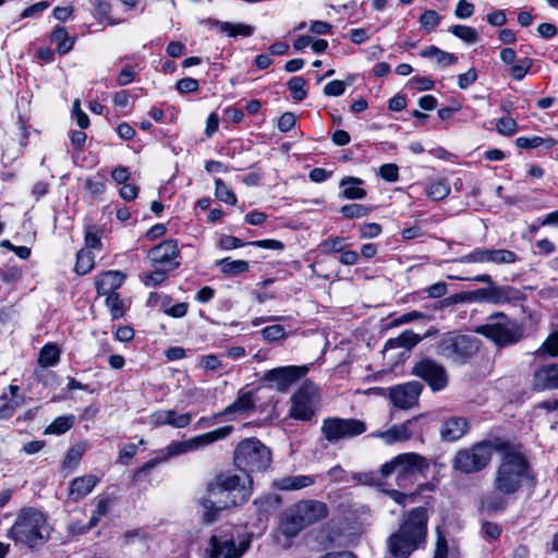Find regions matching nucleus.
Listing matches in <instances>:
<instances>
[{"label": "nucleus", "mask_w": 558, "mask_h": 558, "mask_svg": "<svg viewBox=\"0 0 558 558\" xmlns=\"http://www.w3.org/2000/svg\"><path fill=\"white\" fill-rule=\"evenodd\" d=\"M448 556V542L446 536L437 530V541L434 550V558H447Z\"/></svg>", "instance_id": "nucleus-56"}, {"label": "nucleus", "mask_w": 558, "mask_h": 558, "mask_svg": "<svg viewBox=\"0 0 558 558\" xmlns=\"http://www.w3.org/2000/svg\"><path fill=\"white\" fill-rule=\"evenodd\" d=\"M477 350L476 338L454 331L442 333L436 343V352L439 356L459 365L466 363Z\"/></svg>", "instance_id": "nucleus-9"}, {"label": "nucleus", "mask_w": 558, "mask_h": 558, "mask_svg": "<svg viewBox=\"0 0 558 558\" xmlns=\"http://www.w3.org/2000/svg\"><path fill=\"white\" fill-rule=\"evenodd\" d=\"M248 542L236 543L231 529L217 530L208 539L204 550L205 558H241L248 547Z\"/></svg>", "instance_id": "nucleus-13"}, {"label": "nucleus", "mask_w": 558, "mask_h": 558, "mask_svg": "<svg viewBox=\"0 0 558 558\" xmlns=\"http://www.w3.org/2000/svg\"><path fill=\"white\" fill-rule=\"evenodd\" d=\"M124 281V275L117 270L105 272L99 279L96 280V289L99 295L116 293Z\"/></svg>", "instance_id": "nucleus-27"}, {"label": "nucleus", "mask_w": 558, "mask_h": 558, "mask_svg": "<svg viewBox=\"0 0 558 558\" xmlns=\"http://www.w3.org/2000/svg\"><path fill=\"white\" fill-rule=\"evenodd\" d=\"M496 452L499 459L492 477L493 490L480 499V508L487 514L506 511L510 499L524 487L531 496L537 485L536 474L521 444L497 440Z\"/></svg>", "instance_id": "nucleus-1"}, {"label": "nucleus", "mask_w": 558, "mask_h": 558, "mask_svg": "<svg viewBox=\"0 0 558 558\" xmlns=\"http://www.w3.org/2000/svg\"><path fill=\"white\" fill-rule=\"evenodd\" d=\"M252 481L248 474L242 476L232 472H222L208 484L207 496L201 501L206 510L204 520L211 523L218 511L245 502L251 496Z\"/></svg>", "instance_id": "nucleus-2"}, {"label": "nucleus", "mask_w": 558, "mask_h": 558, "mask_svg": "<svg viewBox=\"0 0 558 558\" xmlns=\"http://www.w3.org/2000/svg\"><path fill=\"white\" fill-rule=\"evenodd\" d=\"M98 481V477L95 475H84L74 478L69 487V498L72 501L83 499L94 489Z\"/></svg>", "instance_id": "nucleus-23"}, {"label": "nucleus", "mask_w": 558, "mask_h": 558, "mask_svg": "<svg viewBox=\"0 0 558 558\" xmlns=\"http://www.w3.org/2000/svg\"><path fill=\"white\" fill-rule=\"evenodd\" d=\"M379 175L389 182L398 180V167L395 163H385L379 168Z\"/></svg>", "instance_id": "nucleus-64"}, {"label": "nucleus", "mask_w": 558, "mask_h": 558, "mask_svg": "<svg viewBox=\"0 0 558 558\" xmlns=\"http://www.w3.org/2000/svg\"><path fill=\"white\" fill-rule=\"evenodd\" d=\"M423 385L416 380L397 385L389 389V397L395 407L399 409H410L413 407L421 395Z\"/></svg>", "instance_id": "nucleus-18"}, {"label": "nucleus", "mask_w": 558, "mask_h": 558, "mask_svg": "<svg viewBox=\"0 0 558 558\" xmlns=\"http://www.w3.org/2000/svg\"><path fill=\"white\" fill-rule=\"evenodd\" d=\"M522 296V293L511 286H496L495 283L489 286L488 303H510L521 300Z\"/></svg>", "instance_id": "nucleus-24"}, {"label": "nucleus", "mask_w": 558, "mask_h": 558, "mask_svg": "<svg viewBox=\"0 0 558 558\" xmlns=\"http://www.w3.org/2000/svg\"><path fill=\"white\" fill-rule=\"evenodd\" d=\"M199 84L198 81L192 77H184L178 81L177 83V89L178 92L184 94V93H194L198 90Z\"/></svg>", "instance_id": "nucleus-60"}, {"label": "nucleus", "mask_w": 558, "mask_h": 558, "mask_svg": "<svg viewBox=\"0 0 558 558\" xmlns=\"http://www.w3.org/2000/svg\"><path fill=\"white\" fill-rule=\"evenodd\" d=\"M156 269L147 274L143 281L147 287H156L167 278V270L163 267H155Z\"/></svg>", "instance_id": "nucleus-53"}, {"label": "nucleus", "mask_w": 558, "mask_h": 558, "mask_svg": "<svg viewBox=\"0 0 558 558\" xmlns=\"http://www.w3.org/2000/svg\"><path fill=\"white\" fill-rule=\"evenodd\" d=\"M344 246V238L341 236L327 239L320 243L324 253H339L343 251Z\"/></svg>", "instance_id": "nucleus-52"}, {"label": "nucleus", "mask_w": 558, "mask_h": 558, "mask_svg": "<svg viewBox=\"0 0 558 558\" xmlns=\"http://www.w3.org/2000/svg\"><path fill=\"white\" fill-rule=\"evenodd\" d=\"M535 354L542 356L547 354L549 356L558 355V330L551 332L543 344L536 350Z\"/></svg>", "instance_id": "nucleus-40"}, {"label": "nucleus", "mask_w": 558, "mask_h": 558, "mask_svg": "<svg viewBox=\"0 0 558 558\" xmlns=\"http://www.w3.org/2000/svg\"><path fill=\"white\" fill-rule=\"evenodd\" d=\"M84 187L93 198H97L104 194L106 190V184L104 181L87 179L85 181Z\"/></svg>", "instance_id": "nucleus-55"}, {"label": "nucleus", "mask_w": 558, "mask_h": 558, "mask_svg": "<svg viewBox=\"0 0 558 558\" xmlns=\"http://www.w3.org/2000/svg\"><path fill=\"white\" fill-rule=\"evenodd\" d=\"M178 255V242L171 239L161 242L148 252V257L151 260L153 266L166 267L169 265L167 270H172L179 267L180 264L174 262Z\"/></svg>", "instance_id": "nucleus-19"}, {"label": "nucleus", "mask_w": 558, "mask_h": 558, "mask_svg": "<svg viewBox=\"0 0 558 558\" xmlns=\"http://www.w3.org/2000/svg\"><path fill=\"white\" fill-rule=\"evenodd\" d=\"M323 436L331 444L345 438H354L366 432L364 421L357 418L327 417L320 427Z\"/></svg>", "instance_id": "nucleus-14"}, {"label": "nucleus", "mask_w": 558, "mask_h": 558, "mask_svg": "<svg viewBox=\"0 0 558 558\" xmlns=\"http://www.w3.org/2000/svg\"><path fill=\"white\" fill-rule=\"evenodd\" d=\"M427 509L417 507L411 510L399 529L387 541L388 550L393 558H409L423 547L427 535Z\"/></svg>", "instance_id": "nucleus-3"}, {"label": "nucleus", "mask_w": 558, "mask_h": 558, "mask_svg": "<svg viewBox=\"0 0 558 558\" xmlns=\"http://www.w3.org/2000/svg\"><path fill=\"white\" fill-rule=\"evenodd\" d=\"M435 332L436 330H428L423 337H421L417 333L413 332L412 330H405L401 332L397 338L389 339L387 344H389L391 348L401 347L411 349L415 347L423 338H427L434 335Z\"/></svg>", "instance_id": "nucleus-30"}, {"label": "nucleus", "mask_w": 558, "mask_h": 558, "mask_svg": "<svg viewBox=\"0 0 558 558\" xmlns=\"http://www.w3.org/2000/svg\"><path fill=\"white\" fill-rule=\"evenodd\" d=\"M50 530V525L41 511L34 508H23L19 511L14 524L9 530L8 537L15 543L34 549L49 539Z\"/></svg>", "instance_id": "nucleus-4"}, {"label": "nucleus", "mask_w": 558, "mask_h": 558, "mask_svg": "<svg viewBox=\"0 0 558 558\" xmlns=\"http://www.w3.org/2000/svg\"><path fill=\"white\" fill-rule=\"evenodd\" d=\"M533 65V60L525 57L520 59L515 64L510 68V75L515 81H521L524 78L526 73Z\"/></svg>", "instance_id": "nucleus-45"}, {"label": "nucleus", "mask_w": 558, "mask_h": 558, "mask_svg": "<svg viewBox=\"0 0 558 558\" xmlns=\"http://www.w3.org/2000/svg\"><path fill=\"white\" fill-rule=\"evenodd\" d=\"M489 295V286L486 288H480L464 294V300L470 302H487Z\"/></svg>", "instance_id": "nucleus-57"}, {"label": "nucleus", "mask_w": 558, "mask_h": 558, "mask_svg": "<svg viewBox=\"0 0 558 558\" xmlns=\"http://www.w3.org/2000/svg\"><path fill=\"white\" fill-rule=\"evenodd\" d=\"M233 430L232 426H222L215 430L197 435L184 441H171L159 454L149 461L145 462L143 466L137 469L134 473V477L137 478L142 474L149 472L155 469L158 464L168 461L171 457L183 454L190 451L197 450L202 447H206L217 440L227 438Z\"/></svg>", "instance_id": "nucleus-5"}, {"label": "nucleus", "mask_w": 558, "mask_h": 558, "mask_svg": "<svg viewBox=\"0 0 558 558\" xmlns=\"http://www.w3.org/2000/svg\"><path fill=\"white\" fill-rule=\"evenodd\" d=\"M496 129L498 133L510 136L517 132L518 124L514 119L510 117H504L497 121Z\"/></svg>", "instance_id": "nucleus-50"}, {"label": "nucleus", "mask_w": 558, "mask_h": 558, "mask_svg": "<svg viewBox=\"0 0 558 558\" xmlns=\"http://www.w3.org/2000/svg\"><path fill=\"white\" fill-rule=\"evenodd\" d=\"M85 245L88 248H101V236L95 226H89L85 231Z\"/></svg>", "instance_id": "nucleus-51"}, {"label": "nucleus", "mask_w": 558, "mask_h": 558, "mask_svg": "<svg viewBox=\"0 0 558 558\" xmlns=\"http://www.w3.org/2000/svg\"><path fill=\"white\" fill-rule=\"evenodd\" d=\"M409 424L410 421L402 424L393 425L392 427L386 430L372 433L371 436L383 439L387 445H392L398 441H404L411 438Z\"/></svg>", "instance_id": "nucleus-26"}, {"label": "nucleus", "mask_w": 558, "mask_h": 558, "mask_svg": "<svg viewBox=\"0 0 558 558\" xmlns=\"http://www.w3.org/2000/svg\"><path fill=\"white\" fill-rule=\"evenodd\" d=\"M517 260V254L510 250L487 247H477L460 258L461 263L495 265H509L514 264Z\"/></svg>", "instance_id": "nucleus-17"}, {"label": "nucleus", "mask_w": 558, "mask_h": 558, "mask_svg": "<svg viewBox=\"0 0 558 558\" xmlns=\"http://www.w3.org/2000/svg\"><path fill=\"white\" fill-rule=\"evenodd\" d=\"M262 337L267 341H276L286 338V329L281 325H271L260 330Z\"/></svg>", "instance_id": "nucleus-49"}, {"label": "nucleus", "mask_w": 558, "mask_h": 558, "mask_svg": "<svg viewBox=\"0 0 558 558\" xmlns=\"http://www.w3.org/2000/svg\"><path fill=\"white\" fill-rule=\"evenodd\" d=\"M315 482V476L312 475H292L278 480L276 487L280 490H299L314 485Z\"/></svg>", "instance_id": "nucleus-29"}, {"label": "nucleus", "mask_w": 558, "mask_h": 558, "mask_svg": "<svg viewBox=\"0 0 558 558\" xmlns=\"http://www.w3.org/2000/svg\"><path fill=\"white\" fill-rule=\"evenodd\" d=\"M233 459L244 474L262 472L271 463V451L257 438H246L236 446Z\"/></svg>", "instance_id": "nucleus-8"}, {"label": "nucleus", "mask_w": 558, "mask_h": 558, "mask_svg": "<svg viewBox=\"0 0 558 558\" xmlns=\"http://www.w3.org/2000/svg\"><path fill=\"white\" fill-rule=\"evenodd\" d=\"M278 505L279 499L271 495L263 496L254 500V506L257 508L259 513H268L269 511L277 508Z\"/></svg>", "instance_id": "nucleus-48"}, {"label": "nucleus", "mask_w": 558, "mask_h": 558, "mask_svg": "<svg viewBox=\"0 0 558 558\" xmlns=\"http://www.w3.org/2000/svg\"><path fill=\"white\" fill-rule=\"evenodd\" d=\"M497 440H482L458 450L452 459V468L463 474L481 472L490 463Z\"/></svg>", "instance_id": "nucleus-7"}, {"label": "nucleus", "mask_w": 558, "mask_h": 558, "mask_svg": "<svg viewBox=\"0 0 558 558\" xmlns=\"http://www.w3.org/2000/svg\"><path fill=\"white\" fill-rule=\"evenodd\" d=\"M470 427V421L466 417L450 416L442 421L439 435L442 441L453 442L466 435Z\"/></svg>", "instance_id": "nucleus-20"}, {"label": "nucleus", "mask_w": 558, "mask_h": 558, "mask_svg": "<svg viewBox=\"0 0 558 558\" xmlns=\"http://www.w3.org/2000/svg\"><path fill=\"white\" fill-rule=\"evenodd\" d=\"M191 421L192 415L190 413L177 414L174 410H159L149 417V422L154 426L170 425L174 428L186 427Z\"/></svg>", "instance_id": "nucleus-22"}, {"label": "nucleus", "mask_w": 558, "mask_h": 558, "mask_svg": "<svg viewBox=\"0 0 558 558\" xmlns=\"http://www.w3.org/2000/svg\"><path fill=\"white\" fill-rule=\"evenodd\" d=\"M60 357V350L56 344H46L39 353L38 363L44 367L54 365Z\"/></svg>", "instance_id": "nucleus-34"}, {"label": "nucleus", "mask_w": 558, "mask_h": 558, "mask_svg": "<svg viewBox=\"0 0 558 558\" xmlns=\"http://www.w3.org/2000/svg\"><path fill=\"white\" fill-rule=\"evenodd\" d=\"M475 331L488 338L499 347L514 344L523 337V330L519 324L510 319L502 312L490 315L488 322L476 327Z\"/></svg>", "instance_id": "nucleus-10"}, {"label": "nucleus", "mask_w": 558, "mask_h": 558, "mask_svg": "<svg viewBox=\"0 0 558 558\" xmlns=\"http://www.w3.org/2000/svg\"><path fill=\"white\" fill-rule=\"evenodd\" d=\"M254 402L250 392L241 395L232 404L227 407L223 413H244L253 409Z\"/></svg>", "instance_id": "nucleus-37"}, {"label": "nucleus", "mask_w": 558, "mask_h": 558, "mask_svg": "<svg viewBox=\"0 0 558 558\" xmlns=\"http://www.w3.org/2000/svg\"><path fill=\"white\" fill-rule=\"evenodd\" d=\"M328 514L327 506L318 500H302L282 514L280 530L289 538L295 537L303 529L312 525Z\"/></svg>", "instance_id": "nucleus-6"}, {"label": "nucleus", "mask_w": 558, "mask_h": 558, "mask_svg": "<svg viewBox=\"0 0 558 558\" xmlns=\"http://www.w3.org/2000/svg\"><path fill=\"white\" fill-rule=\"evenodd\" d=\"M210 27L216 28L221 34H227L229 37H250L254 33V27L242 23L222 22L219 20H208Z\"/></svg>", "instance_id": "nucleus-25"}, {"label": "nucleus", "mask_w": 558, "mask_h": 558, "mask_svg": "<svg viewBox=\"0 0 558 558\" xmlns=\"http://www.w3.org/2000/svg\"><path fill=\"white\" fill-rule=\"evenodd\" d=\"M477 80V72L474 68L469 69L465 73L458 75V86L461 89H466Z\"/></svg>", "instance_id": "nucleus-58"}, {"label": "nucleus", "mask_w": 558, "mask_h": 558, "mask_svg": "<svg viewBox=\"0 0 558 558\" xmlns=\"http://www.w3.org/2000/svg\"><path fill=\"white\" fill-rule=\"evenodd\" d=\"M307 372L308 366L306 365L277 367L264 373L262 381L269 389L286 392L292 384L305 376Z\"/></svg>", "instance_id": "nucleus-16"}, {"label": "nucleus", "mask_w": 558, "mask_h": 558, "mask_svg": "<svg viewBox=\"0 0 558 558\" xmlns=\"http://www.w3.org/2000/svg\"><path fill=\"white\" fill-rule=\"evenodd\" d=\"M94 268V255L92 252L81 250L76 254L74 270L77 275H86Z\"/></svg>", "instance_id": "nucleus-33"}, {"label": "nucleus", "mask_w": 558, "mask_h": 558, "mask_svg": "<svg viewBox=\"0 0 558 558\" xmlns=\"http://www.w3.org/2000/svg\"><path fill=\"white\" fill-rule=\"evenodd\" d=\"M450 32L466 44H474L478 40L477 32L466 25H453Z\"/></svg>", "instance_id": "nucleus-41"}, {"label": "nucleus", "mask_w": 558, "mask_h": 558, "mask_svg": "<svg viewBox=\"0 0 558 558\" xmlns=\"http://www.w3.org/2000/svg\"><path fill=\"white\" fill-rule=\"evenodd\" d=\"M50 38L57 45V50L61 54L68 53L73 48L75 41V38L70 37L63 26H56Z\"/></svg>", "instance_id": "nucleus-31"}, {"label": "nucleus", "mask_w": 558, "mask_h": 558, "mask_svg": "<svg viewBox=\"0 0 558 558\" xmlns=\"http://www.w3.org/2000/svg\"><path fill=\"white\" fill-rule=\"evenodd\" d=\"M427 195L434 201H440L447 197L450 193V186L445 180L432 182L427 186Z\"/></svg>", "instance_id": "nucleus-39"}, {"label": "nucleus", "mask_w": 558, "mask_h": 558, "mask_svg": "<svg viewBox=\"0 0 558 558\" xmlns=\"http://www.w3.org/2000/svg\"><path fill=\"white\" fill-rule=\"evenodd\" d=\"M74 415L57 417L45 430L46 434L61 435L68 432L74 424Z\"/></svg>", "instance_id": "nucleus-35"}, {"label": "nucleus", "mask_w": 558, "mask_h": 558, "mask_svg": "<svg viewBox=\"0 0 558 558\" xmlns=\"http://www.w3.org/2000/svg\"><path fill=\"white\" fill-rule=\"evenodd\" d=\"M345 90V84L342 81L333 80L324 87V94L326 96H341Z\"/></svg>", "instance_id": "nucleus-62"}, {"label": "nucleus", "mask_w": 558, "mask_h": 558, "mask_svg": "<svg viewBox=\"0 0 558 558\" xmlns=\"http://www.w3.org/2000/svg\"><path fill=\"white\" fill-rule=\"evenodd\" d=\"M215 195L219 201L227 204L234 205L236 203L235 194L221 179H216L215 181Z\"/></svg>", "instance_id": "nucleus-42"}, {"label": "nucleus", "mask_w": 558, "mask_h": 558, "mask_svg": "<svg viewBox=\"0 0 558 558\" xmlns=\"http://www.w3.org/2000/svg\"><path fill=\"white\" fill-rule=\"evenodd\" d=\"M429 469L427 459L415 452H405L398 454L380 468L384 477L396 474L399 486H404V482L412 481L416 474L425 475Z\"/></svg>", "instance_id": "nucleus-11"}, {"label": "nucleus", "mask_w": 558, "mask_h": 558, "mask_svg": "<svg viewBox=\"0 0 558 558\" xmlns=\"http://www.w3.org/2000/svg\"><path fill=\"white\" fill-rule=\"evenodd\" d=\"M106 296L105 303L109 308L112 319H119L124 315V304L120 295L116 293L102 294Z\"/></svg>", "instance_id": "nucleus-36"}, {"label": "nucleus", "mask_w": 558, "mask_h": 558, "mask_svg": "<svg viewBox=\"0 0 558 558\" xmlns=\"http://www.w3.org/2000/svg\"><path fill=\"white\" fill-rule=\"evenodd\" d=\"M22 271L19 267L0 269V279L5 283H14L21 278Z\"/></svg>", "instance_id": "nucleus-63"}, {"label": "nucleus", "mask_w": 558, "mask_h": 558, "mask_svg": "<svg viewBox=\"0 0 558 558\" xmlns=\"http://www.w3.org/2000/svg\"><path fill=\"white\" fill-rule=\"evenodd\" d=\"M371 208L362 204L343 205L340 213L348 219L362 218L371 213Z\"/></svg>", "instance_id": "nucleus-44"}, {"label": "nucleus", "mask_w": 558, "mask_h": 558, "mask_svg": "<svg viewBox=\"0 0 558 558\" xmlns=\"http://www.w3.org/2000/svg\"><path fill=\"white\" fill-rule=\"evenodd\" d=\"M440 21L441 16L435 10H426L420 16V24L427 33L434 31Z\"/></svg>", "instance_id": "nucleus-47"}, {"label": "nucleus", "mask_w": 558, "mask_h": 558, "mask_svg": "<svg viewBox=\"0 0 558 558\" xmlns=\"http://www.w3.org/2000/svg\"><path fill=\"white\" fill-rule=\"evenodd\" d=\"M364 181L355 177H344L340 181L341 196L345 199H363L366 191L361 187Z\"/></svg>", "instance_id": "nucleus-28"}, {"label": "nucleus", "mask_w": 558, "mask_h": 558, "mask_svg": "<svg viewBox=\"0 0 558 558\" xmlns=\"http://www.w3.org/2000/svg\"><path fill=\"white\" fill-rule=\"evenodd\" d=\"M50 3L48 1H39L26 9H24L21 13L22 19L33 17L35 15L41 14L45 10L49 8Z\"/></svg>", "instance_id": "nucleus-61"}, {"label": "nucleus", "mask_w": 558, "mask_h": 558, "mask_svg": "<svg viewBox=\"0 0 558 558\" xmlns=\"http://www.w3.org/2000/svg\"><path fill=\"white\" fill-rule=\"evenodd\" d=\"M85 452L84 445H76L69 449L65 459L63 461L64 469H74L77 466L81 461L83 454Z\"/></svg>", "instance_id": "nucleus-46"}, {"label": "nucleus", "mask_w": 558, "mask_h": 558, "mask_svg": "<svg viewBox=\"0 0 558 558\" xmlns=\"http://www.w3.org/2000/svg\"><path fill=\"white\" fill-rule=\"evenodd\" d=\"M216 266H219L221 272L227 276H236L248 269V263L246 260H232L229 257L217 260Z\"/></svg>", "instance_id": "nucleus-32"}, {"label": "nucleus", "mask_w": 558, "mask_h": 558, "mask_svg": "<svg viewBox=\"0 0 558 558\" xmlns=\"http://www.w3.org/2000/svg\"><path fill=\"white\" fill-rule=\"evenodd\" d=\"M305 81L301 76H293L288 82V88L291 92V96L295 101H302L306 98V90L304 88Z\"/></svg>", "instance_id": "nucleus-43"}, {"label": "nucleus", "mask_w": 558, "mask_h": 558, "mask_svg": "<svg viewBox=\"0 0 558 558\" xmlns=\"http://www.w3.org/2000/svg\"><path fill=\"white\" fill-rule=\"evenodd\" d=\"M73 117L76 120V124L81 129H87L89 126V118L88 116L81 109L80 100L76 99L73 102Z\"/></svg>", "instance_id": "nucleus-59"}, {"label": "nucleus", "mask_w": 558, "mask_h": 558, "mask_svg": "<svg viewBox=\"0 0 558 558\" xmlns=\"http://www.w3.org/2000/svg\"><path fill=\"white\" fill-rule=\"evenodd\" d=\"M555 144V141L553 138H543L539 136H533V137H518L515 140V145L519 148L522 149H531L539 147L541 145H546L547 148H551Z\"/></svg>", "instance_id": "nucleus-38"}, {"label": "nucleus", "mask_w": 558, "mask_h": 558, "mask_svg": "<svg viewBox=\"0 0 558 558\" xmlns=\"http://www.w3.org/2000/svg\"><path fill=\"white\" fill-rule=\"evenodd\" d=\"M412 374L429 386L433 391L444 390L449 383L447 369L439 362L424 357L413 365Z\"/></svg>", "instance_id": "nucleus-15"}, {"label": "nucleus", "mask_w": 558, "mask_h": 558, "mask_svg": "<svg viewBox=\"0 0 558 558\" xmlns=\"http://www.w3.org/2000/svg\"><path fill=\"white\" fill-rule=\"evenodd\" d=\"M532 387L535 391L558 389V363L536 368L533 373Z\"/></svg>", "instance_id": "nucleus-21"}, {"label": "nucleus", "mask_w": 558, "mask_h": 558, "mask_svg": "<svg viewBox=\"0 0 558 558\" xmlns=\"http://www.w3.org/2000/svg\"><path fill=\"white\" fill-rule=\"evenodd\" d=\"M290 417L308 422L316 415L320 404L319 388L311 380H305L290 398Z\"/></svg>", "instance_id": "nucleus-12"}, {"label": "nucleus", "mask_w": 558, "mask_h": 558, "mask_svg": "<svg viewBox=\"0 0 558 558\" xmlns=\"http://www.w3.org/2000/svg\"><path fill=\"white\" fill-rule=\"evenodd\" d=\"M359 231L361 239H373L381 233V226L377 222L363 223Z\"/></svg>", "instance_id": "nucleus-54"}]
</instances>
